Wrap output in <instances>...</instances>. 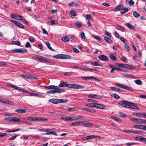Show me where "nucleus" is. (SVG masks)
Listing matches in <instances>:
<instances>
[{
	"instance_id": "1",
	"label": "nucleus",
	"mask_w": 146,
	"mask_h": 146,
	"mask_svg": "<svg viewBox=\"0 0 146 146\" xmlns=\"http://www.w3.org/2000/svg\"><path fill=\"white\" fill-rule=\"evenodd\" d=\"M118 104L122 106L128 108H131L136 110H139L140 109L136 106L135 104L127 101H122L121 102H118Z\"/></svg>"
},
{
	"instance_id": "2",
	"label": "nucleus",
	"mask_w": 146,
	"mask_h": 146,
	"mask_svg": "<svg viewBox=\"0 0 146 146\" xmlns=\"http://www.w3.org/2000/svg\"><path fill=\"white\" fill-rule=\"evenodd\" d=\"M58 86L60 87H67L75 89H83L84 88V86H82L74 84H69L68 83L66 82H64L58 85Z\"/></svg>"
},
{
	"instance_id": "3",
	"label": "nucleus",
	"mask_w": 146,
	"mask_h": 146,
	"mask_svg": "<svg viewBox=\"0 0 146 146\" xmlns=\"http://www.w3.org/2000/svg\"><path fill=\"white\" fill-rule=\"evenodd\" d=\"M53 57L56 59H70L71 58V56L66 54H59L53 56Z\"/></svg>"
},
{
	"instance_id": "4",
	"label": "nucleus",
	"mask_w": 146,
	"mask_h": 146,
	"mask_svg": "<svg viewBox=\"0 0 146 146\" xmlns=\"http://www.w3.org/2000/svg\"><path fill=\"white\" fill-rule=\"evenodd\" d=\"M27 119L29 120L33 121H46L48 120L47 118L42 117H29Z\"/></svg>"
},
{
	"instance_id": "5",
	"label": "nucleus",
	"mask_w": 146,
	"mask_h": 146,
	"mask_svg": "<svg viewBox=\"0 0 146 146\" xmlns=\"http://www.w3.org/2000/svg\"><path fill=\"white\" fill-rule=\"evenodd\" d=\"M27 50L26 49L21 48L12 49L11 50L12 53H20L23 54L27 52Z\"/></svg>"
},
{
	"instance_id": "6",
	"label": "nucleus",
	"mask_w": 146,
	"mask_h": 146,
	"mask_svg": "<svg viewBox=\"0 0 146 146\" xmlns=\"http://www.w3.org/2000/svg\"><path fill=\"white\" fill-rule=\"evenodd\" d=\"M131 120L133 121H136L138 124H146V120L139 118H132Z\"/></svg>"
},
{
	"instance_id": "7",
	"label": "nucleus",
	"mask_w": 146,
	"mask_h": 146,
	"mask_svg": "<svg viewBox=\"0 0 146 146\" xmlns=\"http://www.w3.org/2000/svg\"><path fill=\"white\" fill-rule=\"evenodd\" d=\"M44 132H48L44 133H41V134L44 135H49L50 134H52L55 135H56V133L53 130L51 129H45Z\"/></svg>"
},
{
	"instance_id": "8",
	"label": "nucleus",
	"mask_w": 146,
	"mask_h": 146,
	"mask_svg": "<svg viewBox=\"0 0 146 146\" xmlns=\"http://www.w3.org/2000/svg\"><path fill=\"white\" fill-rule=\"evenodd\" d=\"M12 88H14L15 90L19 91L21 92H22L25 94H26L28 93V91L27 90H24L22 88L18 87L14 85H13V86H12Z\"/></svg>"
},
{
	"instance_id": "9",
	"label": "nucleus",
	"mask_w": 146,
	"mask_h": 146,
	"mask_svg": "<svg viewBox=\"0 0 146 146\" xmlns=\"http://www.w3.org/2000/svg\"><path fill=\"white\" fill-rule=\"evenodd\" d=\"M82 125L84 127H92L93 126V124L89 122L82 121Z\"/></svg>"
},
{
	"instance_id": "10",
	"label": "nucleus",
	"mask_w": 146,
	"mask_h": 146,
	"mask_svg": "<svg viewBox=\"0 0 146 146\" xmlns=\"http://www.w3.org/2000/svg\"><path fill=\"white\" fill-rule=\"evenodd\" d=\"M11 21L14 24L17 25L19 28L22 29H24V26L20 23L13 20H11Z\"/></svg>"
},
{
	"instance_id": "11",
	"label": "nucleus",
	"mask_w": 146,
	"mask_h": 146,
	"mask_svg": "<svg viewBox=\"0 0 146 146\" xmlns=\"http://www.w3.org/2000/svg\"><path fill=\"white\" fill-rule=\"evenodd\" d=\"M98 58L101 60L104 61H107L109 60L107 56L104 55H100L98 56Z\"/></svg>"
},
{
	"instance_id": "12",
	"label": "nucleus",
	"mask_w": 146,
	"mask_h": 146,
	"mask_svg": "<svg viewBox=\"0 0 146 146\" xmlns=\"http://www.w3.org/2000/svg\"><path fill=\"white\" fill-rule=\"evenodd\" d=\"M44 87L45 88L50 90H56V89H58V86L54 85L44 86Z\"/></svg>"
},
{
	"instance_id": "13",
	"label": "nucleus",
	"mask_w": 146,
	"mask_h": 146,
	"mask_svg": "<svg viewBox=\"0 0 146 146\" xmlns=\"http://www.w3.org/2000/svg\"><path fill=\"white\" fill-rule=\"evenodd\" d=\"M41 58L40 62L42 63H45L46 62H50V60L48 58L42 56Z\"/></svg>"
},
{
	"instance_id": "14",
	"label": "nucleus",
	"mask_w": 146,
	"mask_h": 146,
	"mask_svg": "<svg viewBox=\"0 0 146 146\" xmlns=\"http://www.w3.org/2000/svg\"><path fill=\"white\" fill-rule=\"evenodd\" d=\"M91 64L92 65L95 66H102V65L99 61H95L94 62H91Z\"/></svg>"
},
{
	"instance_id": "15",
	"label": "nucleus",
	"mask_w": 146,
	"mask_h": 146,
	"mask_svg": "<svg viewBox=\"0 0 146 146\" xmlns=\"http://www.w3.org/2000/svg\"><path fill=\"white\" fill-rule=\"evenodd\" d=\"M95 108H96L98 109H104L105 108V107L102 104L95 103Z\"/></svg>"
},
{
	"instance_id": "16",
	"label": "nucleus",
	"mask_w": 146,
	"mask_h": 146,
	"mask_svg": "<svg viewBox=\"0 0 146 146\" xmlns=\"http://www.w3.org/2000/svg\"><path fill=\"white\" fill-rule=\"evenodd\" d=\"M61 119L66 121H73V117H62L60 118Z\"/></svg>"
},
{
	"instance_id": "17",
	"label": "nucleus",
	"mask_w": 146,
	"mask_h": 146,
	"mask_svg": "<svg viewBox=\"0 0 146 146\" xmlns=\"http://www.w3.org/2000/svg\"><path fill=\"white\" fill-rule=\"evenodd\" d=\"M135 139H138L141 141H144L146 144V138H144L142 137H135Z\"/></svg>"
},
{
	"instance_id": "18",
	"label": "nucleus",
	"mask_w": 146,
	"mask_h": 146,
	"mask_svg": "<svg viewBox=\"0 0 146 146\" xmlns=\"http://www.w3.org/2000/svg\"><path fill=\"white\" fill-rule=\"evenodd\" d=\"M49 101L54 104H57L59 103V99H52L49 100Z\"/></svg>"
},
{
	"instance_id": "19",
	"label": "nucleus",
	"mask_w": 146,
	"mask_h": 146,
	"mask_svg": "<svg viewBox=\"0 0 146 146\" xmlns=\"http://www.w3.org/2000/svg\"><path fill=\"white\" fill-rule=\"evenodd\" d=\"M15 111L19 113H24L26 112V111L25 110L23 109H19L16 110Z\"/></svg>"
},
{
	"instance_id": "20",
	"label": "nucleus",
	"mask_w": 146,
	"mask_h": 146,
	"mask_svg": "<svg viewBox=\"0 0 146 146\" xmlns=\"http://www.w3.org/2000/svg\"><path fill=\"white\" fill-rule=\"evenodd\" d=\"M123 7L122 5H119L117 6L114 9L115 11H119L120 10H121L123 9Z\"/></svg>"
},
{
	"instance_id": "21",
	"label": "nucleus",
	"mask_w": 146,
	"mask_h": 146,
	"mask_svg": "<svg viewBox=\"0 0 146 146\" xmlns=\"http://www.w3.org/2000/svg\"><path fill=\"white\" fill-rule=\"evenodd\" d=\"M82 121H78L73 123H72L71 124L72 125L79 126L82 123Z\"/></svg>"
},
{
	"instance_id": "22",
	"label": "nucleus",
	"mask_w": 146,
	"mask_h": 146,
	"mask_svg": "<svg viewBox=\"0 0 146 146\" xmlns=\"http://www.w3.org/2000/svg\"><path fill=\"white\" fill-rule=\"evenodd\" d=\"M109 57L112 60L116 61L117 59L116 56L112 54L110 55Z\"/></svg>"
},
{
	"instance_id": "23",
	"label": "nucleus",
	"mask_w": 146,
	"mask_h": 146,
	"mask_svg": "<svg viewBox=\"0 0 146 146\" xmlns=\"http://www.w3.org/2000/svg\"><path fill=\"white\" fill-rule=\"evenodd\" d=\"M45 44L47 46L48 48L50 50L52 51H54V50L50 46V44L48 42H45L44 41Z\"/></svg>"
},
{
	"instance_id": "24",
	"label": "nucleus",
	"mask_w": 146,
	"mask_h": 146,
	"mask_svg": "<svg viewBox=\"0 0 146 146\" xmlns=\"http://www.w3.org/2000/svg\"><path fill=\"white\" fill-rule=\"evenodd\" d=\"M143 125H135L133 126V128L143 129Z\"/></svg>"
},
{
	"instance_id": "25",
	"label": "nucleus",
	"mask_w": 146,
	"mask_h": 146,
	"mask_svg": "<svg viewBox=\"0 0 146 146\" xmlns=\"http://www.w3.org/2000/svg\"><path fill=\"white\" fill-rule=\"evenodd\" d=\"M92 135H89L83 137L82 139L83 140H89L93 139Z\"/></svg>"
},
{
	"instance_id": "26",
	"label": "nucleus",
	"mask_w": 146,
	"mask_h": 146,
	"mask_svg": "<svg viewBox=\"0 0 146 146\" xmlns=\"http://www.w3.org/2000/svg\"><path fill=\"white\" fill-rule=\"evenodd\" d=\"M70 40L69 38L67 36H66L64 37H63L61 38V40L64 42H68Z\"/></svg>"
},
{
	"instance_id": "27",
	"label": "nucleus",
	"mask_w": 146,
	"mask_h": 146,
	"mask_svg": "<svg viewBox=\"0 0 146 146\" xmlns=\"http://www.w3.org/2000/svg\"><path fill=\"white\" fill-rule=\"evenodd\" d=\"M69 6L76 7L78 6V4L75 2L70 3L68 5Z\"/></svg>"
},
{
	"instance_id": "28",
	"label": "nucleus",
	"mask_w": 146,
	"mask_h": 146,
	"mask_svg": "<svg viewBox=\"0 0 146 146\" xmlns=\"http://www.w3.org/2000/svg\"><path fill=\"white\" fill-rule=\"evenodd\" d=\"M104 39L108 43H111L112 40L111 39L107 37H104Z\"/></svg>"
},
{
	"instance_id": "29",
	"label": "nucleus",
	"mask_w": 146,
	"mask_h": 146,
	"mask_svg": "<svg viewBox=\"0 0 146 146\" xmlns=\"http://www.w3.org/2000/svg\"><path fill=\"white\" fill-rule=\"evenodd\" d=\"M125 25L129 28L134 29L135 28V26L132 25L129 23H126Z\"/></svg>"
},
{
	"instance_id": "30",
	"label": "nucleus",
	"mask_w": 146,
	"mask_h": 146,
	"mask_svg": "<svg viewBox=\"0 0 146 146\" xmlns=\"http://www.w3.org/2000/svg\"><path fill=\"white\" fill-rule=\"evenodd\" d=\"M74 25L75 26L79 28L82 26L83 24L82 23H81L80 22H77L75 23Z\"/></svg>"
},
{
	"instance_id": "31",
	"label": "nucleus",
	"mask_w": 146,
	"mask_h": 146,
	"mask_svg": "<svg viewBox=\"0 0 146 146\" xmlns=\"http://www.w3.org/2000/svg\"><path fill=\"white\" fill-rule=\"evenodd\" d=\"M128 11V9L127 8L125 7L124 8H123V9L121 10V13L122 14H123L126 13V12Z\"/></svg>"
},
{
	"instance_id": "32",
	"label": "nucleus",
	"mask_w": 146,
	"mask_h": 146,
	"mask_svg": "<svg viewBox=\"0 0 146 146\" xmlns=\"http://www.w3.org/2000/svg\"><path fill=\"white\" fill-rule=\"evenodd\" d=\"M56 93H62L65 92V90L64 89H60L59 87H58V89H56Z\"/></svg>"
},
{
	"instance_id": "33",
	"label": "nucleus",
	"mask_w": 146,
	"mask_h": 146,
	"mask_svg": "<svg viewBox=\"0 0 146 146\" xmlns=\"http://www.w3.org/2000/svg\"><path fill=\"white\" fill-rule=\"evenodd\" d=\"M22 76L24 77V78H28L29 79H31L32 78V76L31 75H28L27 74L23 75V74L22 75Z\"/></svg>"
},
{
	"instance_id": "34",
	"label": "nucleus",
	"mask_w": 146,
	"mask_h": 146,
	"mask_svg": "<svg viewBox=\"0 0 146 146\" xmlns=\"http://www.w3.org/2000/svg\"><path fill=\"white\" fill-rule=\"evenodd\" d=\"M82 110H87V111H89L92 113H94L96 112V111L94 110L93 109H89L88 108H82Z\"/></svg>"
},
{
	"instance_id": "35",
	"label": "nucleus",
	"mask_w": 146,
	"mask_h": 146,
	"mask_svg": "<svg viewBox=\"0 0 146 146\" xmlns=\"http://www.w3.org/2000/svg\"><path fill=\"white\" fill-rule=\"evenodd\" d=\"M20 121L19 119L16 117H12V121L19 122Z\"/></svg>"
},
{
	"instance_id": "36",
	"label": "nucleus",
	"mask_w": 146,
	"mask_h": 146,
	"mask_svg": "<svg viewBox=\"0 0 146 146\" xmlns=\"http://www.w3.org/2000/svg\"><path fill=\"white\" fill-rule=\"evenodd\" d=\"M95 103H89L86 105V106L92 108H95Z\"/></svg>"
},
{
	"instance_id": "37",
	"label": "nucleus",
	"mask_w": 146,
	"mask_h": 146,
	"mask_svg": "<svg viewBox=\"0 0 146 146\" xmlns=\"http://www.w3.org/2000/svg\"><path fill=\"white\" fill-rule=\"evenodd\" d=\"M93 37L95 39L98 40V41H101L102 40V39L98 36H97L94 35H92Z\"/></svg>"
},
{
	"instance_id": "38",
	"label": "nucleus",
	"mask_w": 146,
	"mask_h": 146,
	"mask_svg": "<svg viewBox=\"0 0 146 146\" xmlns=\"http://www.w3.org/2000/svg\"><path fill=\"white\" fill-rule=\"evenodd\" d=\"M80 69L83 70H86L87 71H91L92 69H91V68H84L83 67H81V68H80Z\"/></svg>"
},
{
	"instance_id": "39",
	"label": "nucleus",
	"mask_w": 146,
	"mask_h": 146,
	"mask_svg": "<svg viewBox=\"0 0 146 146\" xmlns=\"http://www.w3.org/2000/svg\"><path fill=\"white\" fill-rule=\"evenodd\" d=\"M116 29L118 30H120L121 31L125 30V28L120 26L117 25L116 26Z\"/></svg>"
},
{
	"instance_id": "40",
	"label": "nucleus",
	"mask_w": 146,
	"mask_h": 146,
	"mask_svg": "<svg viewBox=\"0 0 146 146\" xmlns=\"http://www.w3.org/2000/svg\"><path fill=\"white\" fill-rule=\"evenodd\" d=\"M135 83L138 85H141L142 84V82L140 80H138L134 81Z\"/></svg>"
},
{
	"instance_id": "41",
	"label": "nucleus",
	"mask_w": 146,
	"mask_h": 146,
	"mask_svg": "<svg viewBox=\"0 0 146 146\" xmlns=\"http://www.w3.org/2000/svg\"><path fill=\"white\" fill-rule=\"evenodd\" d=\"M132 114L137 117L142 116V113H133Z\"/></svg>"
},
{
	"instance_id": "42",
	"label": "nucleus",
	"mask_w": 146,
	"mask_h": 146,
	"mask_svg": "<svg viewBox=\"0 0 146 146\" xmlns=\"http://www.w3.org/2000/svg\"><path fill=\"white\" fill-rule=\"evenodd\" d=\"M133 14L134 16L135 17H139L140 15L139 13L136 11H134L133 12Z\"/></svg>"
},
{
	"instance_id": "43",
	"label": "nucleus",
	"mask_w": 146,
	"mask_h": 146,
	"mask_svg": "<svg viewBox=\"0 0 146 146\" xmlns=\"http://www.w3.org/2000/svg\"><path fill=\"white\" fill-rule=\"evenodd\" d=\"M124 89H126L129 91L132 92L133 91L132 89L130 87H129L128 86L125 85Z\"/></svg>"
},
{
	"instance_id": "44",
	"label": "nucleus",
	"mask_w": 146,
	"mask_h": 146,
	"mask_svg": "<svg viewBox=\"0 0 146 146\" xmlns=\"http://www.w3.org/2000/svg\"><path fill=\"white\" fill-rule=\"evenodd\" d=\"M132 133L135 134H140L141 133H145L143 131H139L133 130V131Z\"/></svg>"
},
{
	"instance_id": "45",
	"label": "nucleus",
	"mask_w": 146,
	"mask_h": 146,
	"mask_svg": "<svg viewBox=\"0 0 146 146\" xmlns=\"http://www.w3.org/2000/svg\"><path fill=\"white\" fill-rule=\"evenodd\" d=\"M121 59L124 62L127 63V58H126L125 57L123 56H122L121 57Z\"/></svg>"
},
{
	"instance_id": "46",
	"label": "nucleus",
	"mask_w": 146,
	"mask_h": 146,
	"mask_svg": "<svg viewBox=\"0 0 146 146\" xmlns=\"http://www.w3.org/2000/svg\"><path fill=\"white\" fill-rule=\"evenodd\" d=\"M126 68L129 69H130L134 70L136 68L132 65L127 64V67H126Z\"/></svg>"
},
{
	"instance_id": "47",
	"label": "nucleus",
	"mask_w": 146,
	"mask_h": 146,
	"mask_svg": "<svg viewBox=\"0 0 146 146\" xmlns=\"http://www.w3.org/2000/svg\"><path fill=\"white\" fill-rule=\"evenodd\" d=\"M68 102V100L67 99L63 100L62 99H59V103H66Z\"/></svg>"
},
{
	"instance_id": "48",
	"label": "nucleus",
	"mask_w": 146,
	"mask_h": 146,
	"mask_svg": "<svg viewBox=\"0 0 146 146\" xmlns=\"http://www.w3.org/2000/svg\"><path fill=\"white\" fill-rule=\"evenodd\" d=\"M93 78V76L89 77H82V79L85 80H88L92 79Z\"/></svg>"
},
{
	"instance_id": "49",
	"label": "nucleus",
	"mask_w": 146,
	"mask_h": 146,
	"mask_svg": "<svg viewBox=\"0 0 146 146\" xmlns=\"http://www.w3.org/2000/svg\"><path fill=\"white\" fill-rule=\"evenodd\" d=\"M111 118L112 119H114L115 120L117 121H121V120L119 117H116L113 116H111Z\"/></svg>"
},
{
	"instance_id": "50",
	"label": "nucleus",
	"mask_w": 146,
	"mask_h": 146,
	"mask_svg": "<svg viewBox=\"0 0 146 146\" xmlns=\"http://www.w3.org/2000/svg\"><path fill=\"white\" fill-rule=\"evenodd\" d=\"M58 22L55 20H52L50 21V25H55L58 23Z\"/></svg>"
},
{
	"instance_id": "51",
	"label": "nucleus",
	"mask_w": 146,
	"mask_h": 146,
	"mask_svg": "<svg viewBox=\"0 0 146 146\" xmlns=\"http://www.w3.org/2000/svg\"><path fill=\"white\" fill-rule=\"evenodd\" d=\"M17 19L18 20H25V19L23 18V17L22 16L17 15Z\"/></svg>"
},
{
	"instance_id": "52",
	"label": "nucleus",
	"mask_w": 146,
	"mask_h": 146,
	"mask_svg": "<svg viewBox=\"0 0 146 146\" xmlns=\"http://www.w3.org/2000/svg\"><path fill=\"white\" fill-rule=\"evenodd\" d=\"M82 118V117L80 115L78 116L77 117H73V120H77L81 118Z\"/></svg>"
},
{
	"instance_id": "53",
	"label": "nucleus",
	"mask_w": 146,
	"mask_h": 146,
	"mask_svg": "<svg viewBox=\"0 0 146 146\" xmlns=\"http://www.w3.org/2000/svg\"><path fill=\"white\" fill-rule=\"evenodd\" d=\"M12 44H15L18 46H19L21 44L20 42L17 40L13 41L12 42Z\"/></svg>"
},
{
	"instance_id": "54",
	"label": "nucleus",
	"mask_w": 146,
	"mask_h": 146,
	"mask_svg": "<svg viewBox=\"0 0 146 146\" xmlns=\"http://www.w3.org/2000/svg\"><path fill=\"white\" fill-rule=\"evenodd\" d=\"M116 70L117 71H121L124 72H128V70H125L123 69H122L121 68H120L117 67L116 68Z\"/></svg>"
},
{
	"instance_id": "55",
	"label": "nucleus",
	"mask_w": 146,
	"mask_h": 146,
	"mask_svg": "<svg viewBox=\"0 0 146 146\" xmlns=\"http://www.w3.org/2000/svg\"><path fill=\"white\" fill-rule=\"evenodd\" d=\"M70 13L72 16H75L77 14L76 12L73 10L70 11Z\"/></svg>"
},
{
	"instance_id": "56",
	"label": "nucleus",
	"mask_w": 146,
	"mask_h": 146,
	"mask_svg": "<svg viewBox=\"0 0 146 146\" xmlns=\"http://www.w3.org/2000/svg\"><path fill=\"white\" fill-rule=\"evenodd\" d=\"M105 35L108 36V37H109L110 38H111V34L109 33L106 30H105Z\"/></svg>"
},
{
	"instance_id": "57",
	"label": "nucleus",
	"mask_w": 146,
	"mask_h": 146,
	"mask_svg": "<svg viewBox=\"0 0 146 146\" xmlns=\"http://www.w3.org/2000/svg\"><path fill=\"white\" fill-rule=\"evenodd\" d=\"M123 76L128 78H132L133 76L132 74H124Z\"/></svg>"
},
{
	"instance_id": "58",
	"label": "nucleus",
	"mask_w": 146,
	"mask_h": 146,
	"mask_svg": "<svg viewBox=\"0 0 146 146\" xmlns=\"http://www.w3.org/2000/svg\"><path fill=\"white\" fill-rule=\"evenodd\" d=\"M120 40L124 43L126 44L127 43L126 40L124 38L122 37H120Z\"/></svg>"
},
{
	"instance_id": "59",
	"label": "nucleus",
	"mask_w": 146,
	"mask_h": 146,
	"mask_svg": "<svg viewBox=\"0 0 146 146\" xmlns=\"http://www.w3.org/2000/svg\"><path fill=\"white\" fill-rule=\"evenodd\" d=\"M47 94H53L56 93V90H51L49 91H48L46 92Z\"/></svg>"
},
{
	"instance_id": "60",
	"label": "nucleus",
	"mask_w": 146,
	"mask_h": 146,
	"mask_svg": "<svg viewBox=\"0 0 146 146\" xmlns=\"http://www.w3.org/2000/svg\"><path fill=\"white\" fill-rule=\"evenodd\" d=\"M115 84L117 86L120 87L121 88H124V86H125V85H122L118 83H116Z\"/></svg>"
},
{
	"instance_id": "61",
	"label": "nucleus",
	"mask_w": 146,
	"mask_h": 146,
	"mask_svg": "<svg viewBox=\"0 0 146 146\" xmlns=\"http://www.w3.org/2000/svg\"><path fill=\"white\" fill-rule=\"evenodd\" d=\"M12 117H9L7 118H5V119L6 121H8L9 122H12Z\"/></svg>"
},
{
	"instance_id": "62",
	"label": "nucleus",
	"mask_w": 146,
	"mask_h": 146,
	"mask_svg": "<svg viewBox=\"0 0 146 146\" xmlns=\"http://www.w3.org/2000/svg\"><path fill=\"white\" fill-rule=\"evenodd\" d=\"M110 88L112 90L116 91H118V90H119L118 88L113 87H111Z\"/></svg>"
},
{
	"instance_id": "63",
	"label": "nucleus",
	"mask_w": 146,
	"mask_h": 146,
	"mask_svg": "<svg viewBox=\"0 0 146 146\" xmlns=\"http://www.w3.org/2000/svg\"><path fill=\"white\" fill-rule=\"evenodd\" d=\"M25 47L26 48H31V46L29 42H27L25 44Z\"/></svg>"
},
{
	"instance_id": "64",
	"label": "nucleus",
	"mask_w": 146,
	"mask_h": 146,
	"mask_svg": "<svg viewBox=\"0 0 146 146\" xmlns=\"http://www.w3.org/2000/svg\"><path fill=\"white\" fill-rule=\"evenodd\" d=\"M113 97L117 99H119L120 98V96L117 94H114L113 95Z\"/></svg>"
}]
</instances>
